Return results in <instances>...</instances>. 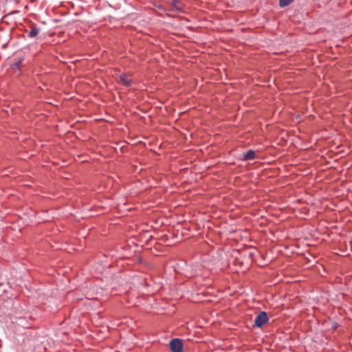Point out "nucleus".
I'll return each instance as SVG.
<instances>
[{
	"label": "nucleus",
	"mask_w": 352,
	"mask_h": 352,
	"mask_svg": "<svg viewBox=\"0 0 352 352\" xmlns=\"http://www.w3.org/2000/svg\"><path fill=\"white\" fill-rule=\"evenodd\" d=\"M118 82L125 87H130L133 84L131 75L129 74L122 73L119 76Z\"/></svg>",
	"instance_id": "20e7f679"
},
{
	"label": "nucleus",
	"mask_w": 352,
	"mask_h": 352,
	"mask_svg": "<svg viewBox=\"0 0 352 352\" xmlns=\"http://www.w3.org/2000/svg\"><path fill=\"white\" fill-rule=\"evenodd\" d=\"M39 30V28L30 20L23 19V32H26L28 37L32 38L36 37Z\"/></svg>",
	"instance_id": "f257e3e1"
},
{
	"label": "nucleus",
	"mask_w": 352,
	"mask_h": 352,
	"mask_svg": "<svg viewBox=\"0 0 352 352\" xmlns=\"http://www.w3.org/2000/svg\"><path fill=\"white\" fill-rule=\"evenodd\" d=\"M256 158V155L254 151L248 150L247 152L243 153V160H252Z\"/></svg>",
	"instance_id": "39448f33"
},
{
	"label": "nucleus",
	"mask_w": 352,
	"mask_h": 352,
	"mask_svg": "<svg viewBox=\"0 0 352 352\" xmlns=\"http://www.w3.org/2000/svg\"><path fill=\"white\" fill-rule=\"evenodd\" d=\"M170 348L173 352H183V342L179 338L173 339L170 342Z\"/></svg>",
	"instance_id": "7ed1b4c3"
},
{
	"label": "nucleus",
	"mask_w": 352,
	"mask_h": 352,
	"mask_svg": "<svg viewBox=\"0 0 352 352\" xmlns=\"http://www.w3.org/2000/svg\"><path fill=\"white\" fill-rule=\"evenodd\" d=\"M29 186V185H28V184H23V186Z\"/></svg>",
	"instance_id": "1a4fd4ad"
},
{
	"label": "nucleus",
	"mask_w": 352,
	"mask_h": 352,
	"mask_svg": "<svg viewBox=\"0 0 352 352\" xmlns=\"http://www.w3.org/2000/svg\"><path fill=\"white\" fill-rule=\"evenodd\" d=\"M294 0H279V6L282 8L285 7L291 4Z\"/></svg>",
	"instance_id": "423d86ee"
},
{
	"label": "nucleus",
	"mask_w": 352,
	"mask_h": 352,
	"mask_svg": "<svg viewBox=\"0 0 352 352\" xmlns=\"http://www.w3.org/2000/svg\"><path fill=\"white\" fill-rule=\"evenodd\" d=\"M268 320L269 318L267 312L260 311L254 320V325L257 327H262Z\"/></svg>",
	"instance_id": "f03ea898"
},
{
	"label": "nucleus",
	"mask_w": 352,
	"mask_h": 352,
	"mask_svg": "<svg viewBox=\"0 0 352 352\" xmlns=\"http://www.w3.org/2000/svg\"><path fill=\"white\" fill-rule=\"evenodd\" d=\"M36 0H32V1H35Z\"/></svg>",
	"instance_id": "9d476101"
},
{
	"label": "nucleus",
	"mask_w": 352,
	"mask_h": 352,
	"mask_svg": "<svg viewBox=\"0 0 352 352\" xmlns=\"http://www.w3.org/2000/svg\"><path fill=\"white\" fill-rule=\"evenodd\" d=\"M178 3H179V1H178L177 0H173V1H172V3H171V4H172V6H173V7H175V9H176V10H180L181 9H180L179 8H178V7H177V4H178Z\"/></svg>",
	"instance_id": "6e6552de"
},
{
	"label": "nucleus",
	"mask_w": 352,
	"mask_h": 352,
	"mask_svg": "<svg viewBox=\"0 0 352 352\" xmlns=\"http://www.w3.org/2000/svg\"><path fill=\"white\" fill-rule=\"evenodd\" d=\"M20 64H21V61H19V62L13 64L12 65V69L14 71H15V70H19V71L20 70Z\"/></svg>",
	"instance_id": "0eeeda50"
}]
</instances>
